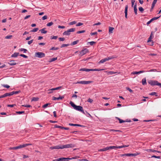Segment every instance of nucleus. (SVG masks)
<instances>
[{"mask_svg": "<svg viewBox=\"0 0 161 161\" xmlns=\"http://www.w3.org/2000/svg\"><path fill=\"white\" fill-rule=\"evenodd\" d=\"M75 146V144H66L63 145L61 146L59 145L55 146H54L51 147H50V149L51 150L54 149H62L64 148H69L74 147Z\"/></svg>", "mask_w": 161, "mask_h": 161, "instance_id": "f257e3e1", "label": "nucleus"}, {"mask_svg": "<svg viewBox=\"0 0 161 161\" xmlns=\"http://www.w3.org/2000/svg\"><path fill=\"white\" fill-rule=\"evenodd\" d=\"M148 83L152 86L155 85L159 86L161 88V83H159L157 80H149L148 81Z\"/></svg>", "mask_w": 161, "mask_h": 161, "instance_id": "f03ea898", "label": "nucleus"}, {"mask_svg": "<svg viewBox=\"0 0 161 161\" xmlns=\"http://www.w3.org/2000/svg\"><path fill=\"white\" fill-rule=\"evenodd\" d=\"M115 58H116V57L114 56L108 57L107 58L103 59L102 60H101L99 62V63H104L106 61H108L110 59H113Z\"/></svg>", "mask_w": 161, "mask_h": 161, "instance_id": "7ed1b4c3", "label": "nucleus"}, {"mask_svg": "<svg viewBox=\"0 0 161 161\" xmlns=\"http://www.w3.org/2000/svg\"><path fill=\"white\" fill-rule=\"evenodd\" d=\"M20 92V91H13L10 92H7L4 94V96H5V97L11 96L14 94H17L19 93Z\"/></svg>", "mask_w": 161, "mask_h": 161, "instance_id": "20e7f679", "label": "nucleus"}, {"mask_svg": "<svg viewBox=\"0 0 161 161\" xmlns=\"http://www.w3.org/2000/svg\"><path fill=\"white\" fill-rule=\"evenodd\" d=\"M75 30V28H71L68 30L64 31L63 34L64 36V35H69L70 32H74Z\"/></svg>", "mask_w": 161, "mask_h": 161, "instance_id": "39448f33", "label": "nucleus"}, {"mask_svg": "<svg viewBox=\"0 0 161 161\" xmlns=\"http://www.w3.org/2000/svg\"><path fill=\"white\" fill-rule=\"evenodd\" d=\"M45 53L42 52H38L35 53V57L40 58L44 57H45Z\"/></svg>", "mask_w": 161, "mask_h": 161, "instance_id": "423d86ee", "label": "nucleus"}, {"mask_svg": "<svg viewBox=\"0 0 161 161\" xmlns=\"http://www.w3.org/2000/svg\"><path fill=\"white\" fill-rule=\"evenodd\" d=\"M74 109L81 112L83 114H85V112L83 110V107L80 106L76 105Z\"/></svg>", "mask_w": 161, "mask_h": 161, "instance_id": "0eeeda50", "label": "nucleus"}, {"mask_svg": "<svg viewBox=\"0 0 161 161\" xmlns=\"http://www.w3.org/2000/svg\"><path fill=\"white\" fill-rule=\"evenodd\" d=\"M89 52V50L87 48H85L84 49L82 50L80 52V57L86 54V53Z\"/></svg>", "mask_w": 161, "mask_h": 161, "instance_id": "6e6552de", "label": "nucleus"}, {"mask_svg": "<svg viewBox=\"0 0 161 161\" xmlns=\"http://www.w3.org/2000/svg\"><path fill=\"white\" fill-rule=\"evenodd\" d=\"M92 82V81H77V82L75 83V84H89L90 83Z\"/></svg>", "mask_w": 161, "mask_h": 161, "instance_id": "1a4fd4ad", "label": "nucleus"}, {"mask_svg": "<svg viewBox=\"0 0 161 161\" xmlns=\"http://www.w3.org/2000/svg\"><path fill=\"white\" fill-rule=\"evenodd\" d=\"M31 145V144H23L22 145H20L19 146H17L18 149L21 148H23L25 147H26L27 146H28L29 145Z\"/></svg>", "mask_w": 161, "mask_h": 161, "instance_id": "9d476101", "label": "nucleus"}, {"mask_svg": "<svg viewBox=\"0 0 161 161\" xmlns=\"http://www.w3.org/2000/svg\"><path fill=\"white\" fill-rule=\"evenodd\" d=\"M160 16L158 17H154L152 18L150 20L147 22V25H149L153 21L156 20L158 19L160 17Z\"/></svg>", "mask_w": 161, "mask_h": 161, "instance_id": "9b49d317", "label": "nucleus"}, {"mask_svg": "<svg viewBox=\"0 0 161 161\" xmlns=\"http://www.w3.org/2000/svg\"><path fill=\"white\" fill-rule=\"evenodd\" d=\"M144 72H145V71L144 70H141L139 71H133L131 73V74L134 75L138 74Z\"/></svg>", "mask_w": 161, "mask_h": 161, "instance_id": "f8f14e48", "label": "nucleus"}, {"mask_svg": "<svg viewBox=\"0 0 161 161\" xmlns=\"http://www.w3.org/2000/svg\"><path fill=\"white\" fill-rule=\"evenodd\" d=\"M64 98V97L63 96H60L59 97H53L52 99L53 100H59V99H62Z\"/></svg>", "mask_w": 161, "mask_h": 161, "instance_id": "ddd939ff", "label": "nucleus"}, {"mask_svg": "<svg viewBox=\"0 0 161 161\" xmlns=\"http://www.w3.org/2000/svg\"><path fill=\"white\" fill-rule=\"evenodd\" d=\"M140 154V153L137 152H136V153H130V157H135Z\"/></svg>", "mask_w": 161, "mask_h": 161, "instance_id": "4468645a", "label": "nucleus"}, {"mask_svg": "<svg viewBox=\"0 0 161 161\" xmlns=\"http://www.w3.org/2000/svg\"><path fill=\"white\" fill-rule=\"evenodd\" d=\"M79 70L89 72V71H91V69H86V68H81V69H80Z\"/></svg>", "mask_w": 161, "mask_h": 161, "instance_id": "2eb2a0df", "label": "nucleus"}, {"mask_svg": "<svg viewBox=\"0 0 161 161\" xmlns=\"http://www.w3.org/2000/svg\"><path fill=\"white\" fill-rule=\"evenodd\" d=\"M46 29L45 28H43L40 30H39L40 31H41L42 33L43 34H46L47 32V31H45V30Z\"/></svg>", "mask_w": 161, "mask_h": 161, "instance_id": "dca6fc26", "label": "nucleus"}, {"mask_svg": "<svg viewBox=\"0 0 161 161\" xmlns=\"http://www.w3.org/2000/svg\"><path fill=\"white\" fill-rule=\"evenodd\" d=\"M115 118L119 121V123H122L123 122H126V121L122 120L118 117H115Z\"/></svg>", "mask_w": 161, "mask_h": 161, "instance_id": "f3484780", "label": "nucleus"}, {"mask_svg": "<svg viewBox=\"0 0 161 161\" xmlns=\"http://www.w3.org/2000/svg\"><path fill=\"white\" fill-rule=\"evenodd\" d=\"M19 54L18 53H14L13 54L11 55V57L13 58L16 57Z\"/></svg>", "mask_w": 161, "mask_h": 161, "instance_id": "a211bd4d", "label": "nucleus"}, {"mask_svg": "<svg viewBox=\"0 0 161 161\" xmlns=\"http://www.w3.org/2000/svg\"><path fill=\"white\" fill-rule=\"evenodd\" d=\"M104 69H91V71H101L102 70H104Z\"/></svg>", "mask_w": 161, "mask_h": 161, "instance_id": "6ab92c4d", "label": "nucleus"}, {"mask_svg": "<svg viewBox=\"0 0 161 161\" xmlns=\"http://www.w3.org/2000/svg\"><path fill=\"white\" fill-rule=\"evenodd\" d=\"M157 2V0H153L152 5L151 9H153Z\"/></svg>", "mask_w": 161, "mask_h": 161, "instance_id": "aec40b11", "label": "nucleus"}, {"mask_svg": "<svg viewBox=\"0 0 161 161\" xmlns=\"http://www.w3.org/2000/svg\"><path fill=\"white\" fill-rule=\"evenodd\" d=\"M134 12H135V14L136 15L137 14V9L136 8V4H135L134 6Z\"/></svg>", "mask_w": 161, "mask_h": 161, "instance_id": "412c9836", "label": "nucleus"}, {"mask_svg": "<svg viewBox=\"0 0 161 161\" xmlns=\"http://www.w3.org/2000/svg\"><path fill=\"white\" fill-rule=\"evenodd\" d=\"M114 29V28L109 26V33H112Z\"/></svg>", "mask_w": 161, "mask_h": 161, "instance_id": "4be33fe9", "label": "nucleus"}, {"mask_svg": "<svg viewBox=\"0 0 161 161\" xmlns=\"http://www.w3.org/2000/svg\"><path fill=\"white\" fill-rule=\"evenodd\" d=\"M108 150V147H107L105 148H104L102 149H100L99 150V151H105L107 150Z\"/></svg>", "mask_w": 161, "mask_h": 161, "instance_id": "5701e85b", "label": "nucleus"}, {"mask_svg": "<svg viewBox=\"0 0 161 161\" xmlns=\"http://www.w3.org/2000/svg\"><path fill=\"white\" fill-rule=\"evenodd\" d=\"M142 83L143 85L147 84V82L146 78L143 79L142 80Z\"/></svg>", "mask_w": 161, "mask_h": 161, "instance_id": "b1692460", "label": "nucleus"}, {"mask_svg": "<svg viewBox=\"0 0 161 161\" xmlns=\"http://www.w3.org/2000/svg\"><path fill=\"white\" fill-rule=\"evenodd\" d=\"M14 60L10 61V63H8V64L10 65H14L16 64V63L14 62Z\"/></svg>", "mask_w": 161, "mask_h": 161, "instance_id": "393cba45", "label": "nucleus"}, {"mask_svg": "<svg viewBox=\"0 0 161 161\" xmlns=\"http://www.w3.org/2000/svg\"><path fill=\"white\" fill-rule=\"evenodd\" d=\"M57 59V57L56 58H50L49 59V62H52L55 61V60H56Z\"/></svg>", "mask_w": 161, "mask_h": 161, "instance_id": "a878e982", "label": "nucleus"}, {"mask_svg": "<svg viewBox=\"0 0 161 161\" xmlns=\"http://www.w3.org/2000/svg\"><path fill=\"white\" fill-rule=\"evenodd\" d=\"M39 98L37 97H33L31 101H37L39 100Z\"/></svg>", "mask_w": 161, "mask_h": 161, "instance_id": "bb28decb", "label": "nucleus"}, {"mask_svg": "<svg viewBox=\"0 0 161 161\" xmlns=\"http://www.w3.org/2000/svg\"><path fill=\"white\" fill-rule=\"evenodd\" d=\"M69 104L74 108V109L75 108L76 105H75L72 102L70 101Z\"/></svg>", "mask_w": 161, "mask_h": 161, "instance_id": "cd10ccee", "label": "nucleus"}, {"mask_svg": "<svg viewBox=\"0 0 161 161\" xmlns=\"http://www.w3.org/2000/svg\"><path fill=\"white\" fill-rule=\"evenodd\" d=\"M79 41L78 40L74 41L71 43V45L72 46L75 45L77 44L78 42Z\"/></svg>", "mask_w": 161, "mask_h": 161, "instance_id": "c85d7f7f", "label": "nucleus"}, {"mask_svg": "<svg viewBox=\"0 0 161 161\" xmlns=\"http://www.w3.org/2000/svg\"><path fill=\"white\" fill-rule=\"evenodd\" d=\"M147 151L148 152H155L156 151L155 150H154L153 149H148L147 150Z\"/></svg>", "mask_w": 161, "mask_h": 161, "instance_id": "c756f323", "label": "nucleus"}, {"mask_svg": "<svg viewBox=\"0 0 161 161\" xmlns=\"http://www.w3.org/2000/svg\"><path fill=\"white\" fill-rule=\"evenodd\" d=\"M61 87H62V86H60L56 87L55 88H52V89H51V90L53 91V90H57L60 89V88H61Z\"/></svg>", "mask_w": 161, "mask_h": 161, "instance_id": "7c9ffc66", "label": "nucleus"}, {"mask_svg": "<svg viewBox=\"0 0 161 161\" xmlns=\"http://www.w3.org/2000/svg\"><path fill=\"white\" fill-rule=\"evenodd\" d=\"M54 127L56 128H60L61 129H63V128H64V127L58 125H54Z\"/></svg>", "mask_w": 161, "mask_h": 161, "instance_id": "2f4dec72", "label": "nucleus"}, {"mask_svg": "<svg viewBox=\"0 0 161 161\" xmlns=\"http://www.w3.org/2000/svg\"><path fill=\"white\" fill-rule=\"evenodd\" d=\"M53 23L52 22H51L49 23H48L47 24V26H50L52 25H53Z\"/></svg>", "mask_w": 161, "mask_h": 161, "instance_id": "473e14b6", "label": "nucleus"}, {"mask_svg": "<svg viewBox=\"0 0 161 161\" xmlns=\"http://www.w3.org/2000/svg\"><path fill=\"white\" fill-rule=\"evenodd\" d=\"M149 95L152 96L155 95L156 97L158 96V95H157V93L154 92H153L150 93Z\"/></svg>", "mask_w": 161, "mask_h": 161, "instance_id": "72a5a7b5", "label": "nucleus"}, {"mask_svg": "<svg viewBox=\"0 0 161 161\" xmlns=\"http://www.w3.org/2000/svg\"><path fill=\"white\" fill-rule=\"evenodd\" d=\"M86 31L85 30H83L82 31H79L77 32V34H80L85 32Z\"/></svg>", "mask_w": 161, "mask_h": 161, "instance_id": "f704fd0d", "label": "nucleus"}, {"mask_svg": "<svg viewBox=\"0 0 161 161\" xmlns=\"http://www.w3.org/2000/svg\"><path fill=\"white\" fill-rule=\"evenodd\" d=\"M88 43H89L91 45V46H92L94 44H95L96 43V42H93V41H92V42H88Z\"/></svg>", "mask_w": 161, "mask_h": 161, "instance_id": "c9c22d12", "label": "nucleus"}, {"mask_svg": "<svg viewBox=\"0 0 161 161\" xmlns=\"http://www.w3.org/2000/svg\"><path fill=\"white\" fill-rule=\"evenodd\" d=\"M69 45V44H63L61 46V48H62L65 47H67Z\"/></svg>", "mask_w": 161, "mask_h": 161, "instance_id": "e433bc0d", "label": "nucleus"}, {"mask_svg": "<svg viewBox=\"0 0 161 161\" xmlns=\"http://www.w3.org/2000/svg\"><path fill=\"white\" fill-rule=\"evenodd\" d=\"M38 30H39V29L37 28H35L34 29H33L31 31V32H36Z\"/></svg>", "mask_w": 161, "mask_h": 161, "instance_id": "4c0bfd02", "label": "nucleus"}, {"mask_svg": "<svg viewBox=\"0 0 161 161\" xmlns=\"http://www.w3.org/2000/svg\"><path fill=\"white\" fill-rule=\"evenodd\" d=\"M76 23V22L75 21H73L69 23V25H72L75 24Z\"/></svg>", "mask_w": 161, "mask_h": 161, "instance_id": "58836bf2", "label": "nucleus"}, {"mask_svg": "<svg viewBox=\"0 0 161 161\" xmlns=\"http://www.w3.org/2000/svg\"><path fill=\"white\" fill-rule=\"evenodd\" d=\"M151 158H155L160 159L161 158V156H156L155 155H153L151 157Z\"/></svg>", "mask_w": 161, "mask_h": 161, "instance_id": "ea45409f", "label": "nucleus"}, {"mask_svg": "<svg viewBox=\"0 0 161 161\" xmlns=\"http://www.w3.org/2000/svg\"><path fill=\"white\" fill-rule=\"evenodd\" d=\"M20 50L21 51H23L24 53H26V52L27 51V49L23 48H21L20 49Z\"/></svg>", "mask_w": 161, "mask_h": 161, "instance_id": "a19ab883", "label": "nucleus"}, {"mask_svg": "<svg viewBox=\"0 0 161 161\" xmlns=\"http://www.w3.org/2000/svg\"><path fill=\"white\" fill-rule=\"evenodd\" d=\"M25 112L24 111H16V113L18 114H24Z\"/></svg>", "mask_w": 161, "mask_h": 161, "instance_id": "79ce46f5", "label": "nucleus"}, {"mask_svg": "<svg viewBox=\"0 0 161 161\" xmlns=\"http://www.w3.org/2000/svg\"><path fill=\"white\" fill-rule=\"evenodd\" d=\"M59 49L58 47H52L50 49V50H57Z\"/></svg>", "mask_w": 161, "mask_h": 161, "instance_id": "37998d69", "label": "nucleus"}, {"mask_svg": "<svg viewBox=\"0 0 161 161\" xmlns=\"http://www.w3.org/2000/svg\"><path fill=\"white\" fill-rule=\"evenodd\" d=\"M139 10L142 13L144 11L143 8L142 7H139Z\"/></svg>", "mask_w": 161, "mask_h": 161, "instance_id": "c03bdc74", "label": "nucleus"}, {"mask_svg": "<svg viewBox=\"0 0 161 161\" xmlns=\"http://www.w3.org/2000/svg\"><path fill=\"white\" fill-rule=\"evenodd\" d=\"M108 150L110 149H115V146H111L109 147H108Z\"/></svg>", "mask_w": 161, "mask_h": 161, "instance_id": "a18cd8bd", "label": "nucleus"}, {"mask_svg": "<svg viewBox=\"0 0 161 161\" xmlns=\"http://www.w3.org/2000/svg\"><path fill=\"white\" fill-rule=\"evenodd\" d=\"M9 149L10 150H16V149H18L17 147H10L9 148Z\"/></svg>", "mask_w": 161, "mask_h": 161, "instance_id": "49530a36", "label": "nucleus"}, {"mask_svg": "<svg viewBox=\"0 0 161 161\" xmlns=\"http://www.w3.org/2000/svg\"><path fill=\"white\" fill-rule=\"evenodd\" d=\"M59 41H63L65 40V38L64 37H59L58 38Z\"/></svg>", "mask_w": 161, "mask_h": 161, "instance_id": "de8ad7c7", "label": "nucleus"}, {"mask_svg": "<svg viewBox=\"0 0 161 161\" xmlns=\"http://www.w3.org/2000/svg\"><path fill=\"white\" fill-rule=\"evenodd\" d=\"M58 36H51V39H56L57 38Z\"/></svg>", "mask_w": 161, "mask_h": 161, "instance_id": "09e8293b", "label": "nucleus"}, {"mask_svg": "<svg viewBox=\"0 0 161 161\" xmlns=\"http://www.w3.org/2000/svg\"><path fill=\"white\" fill-rule=\"evenodd\" d=\"M83 25V23L81 22L78 23L76 25V26H79L82 25Z\"/></svg>", "mask_w": 161, "mask_h": 161, "instance_id": "8fccbe9b", "label": "nucleus"}, {"mask_svg": "<svg viewBox=\"0 0 161 161\" xmlns=\"http://www.w3.org/2000/svg\"><path fill=\"white\" fill-rule=\"evenodd\" d=\"M12 37V35L7 36L5 37V39H11Z\"/></svg>", "mask_w": 161, "mask_h": 161, "instance_id": "3c124183", "label": "nucleus"}, {"mask_svg": "<svg viewBox=\"0 0 161 161\" xmlns=\"http://www.w3.org/2000/svg\"><path fill=\"white\" fill-rule=\"evenodd\" d=\"M128 8V6L127 5H126L125 10V13H127V10Z\"/></svg>", "mask_w": 161, "mask_h": 161, "instance_id": "603ef678", "label": "nucleus"}, {"mask_svg": "<svg viewBox=\"0 0 161 161\" xmlns=\"http://www.w3.org/2000/svg\"><path fill=\"white\" fill-rule=\"evenodd\" d=\"M126 89L127 90H128L130 92L132 93L133 92V91L132 90L130 89L129 87H127L126 88Z\"/></svg>", "mask_w": 161, "mask_h": 161, "instance_id": "864d4df0", "label": "nucleus"}, {"mask_svg": "<svg viewBox=\"0 0 161 161\" xmlns=\"http://www.w3.org/2000/svg\"><path fill=\"white\" fill-rule=\"evenodd\" d=\"M20 56L21 57H23L25 58H28V56L25 55L23 54H20Z\"/></svg>", "mask_w": 161, "mask_h": 161, "instance_id": "5fc2aeb1", "label": "nucleus"}, {"mask_svg": "<svg viewBox=\"0 0 161 161\" xmlns=\"http://www.w3.org/2000/svg\"><path fill=\"white\" fill-rule=\"evenodd\" d=\"M50 103H47V104H46L44 105H43L42 106V107L43 108H46L47 107V106L49 105H50Z\"/></svg>", "mask_w": 161, "mask_h": 161, "instance_id": "6e6d98bb", "label": "nucleus"}, {"mask_svg": "<svg viewBox=\"0 0 161 161\" xmlns=\"http://www.w3.org/2000/svg\"><path fill=\"white\" fill-rule=\"evenodd\" d=\"M110 131H116V132H121V131L118 130H116L114 129H110Z\"/></svg>", "mask_w": 161, "mask_h": 161, "instance_id": "4d7b16f0", "label": "nucleus"}, {"mask_svg": "<svg viewBox=\"0 0 161 161\" xmlns=\"http://www.w3.org/2000/svg\"><path fill=\"white\" fill-rule=\"evenodd\" d=\"M22 106L27 108H30L31 107V106L30 105H22Z\"/></svg>", "mask_w": 161, "mask_h": 161, "instance_id": "13d9d810", "label": "nucleus"}, {"mask_svg": "<svg viewBox=\"0 0 161 161\" xmlns=\"http://www.w3.org/2000/svg\"><path fill=\"white\" fill-rule=\"evenodd\" d=\"M47 15H45L42 18V19L43 20H44L47 19Z\"/></svg>", "mask_w": 161, "mask_h": 161, "instance_id": "bf43d9fd", "label": "nucleus"}, {"mask_svg": "<svg viewBox=\"0 0 161 161\" xmlns=\"http://www.w3.org/2000/svg\"><path fill=\"white\" fill-rule=\"evenodd\" d=\"M33 41V39L31 40L30 41H29L28 42V44L29 45H30L32 43Z\"/></svg>", "mask_w": 161, "mask_h": 161, "instance_id": "052dcab7", "label": "nucleus"}, {"mask_svg": "<svg viewBox=\"0 0 161 161\" xmlns=\"http://www.w3.org/2000/svg\"><path fill=\"white\" fill-rule=\"evenodd\" d=\"M93 101V100L91 99L90 98H89L88 100H87V102L90 103H92Z\"/></svg>", "mask_w": 161, "mask_h": 161, "instance_id": "680f3d73", "label": "nucleus"}, {"mask_svg": "<svg viewBox=\"0 0 161 161\" xmlns=\"http://www.w3.org/2000/svg\"><path fill=\"white\" fill-rule=\"evenodd\" d=\"M69 125L70 126H77V124H72V123H69Z\"/></svg>", "mask_w": 161, "mask_h": 161, "instance_id": "e2e57ef3", "label": "nucleus"}, {"mask_svg": "<svg viewBox=\"0 0 161 161\" xmlns=\"http://www.w3.org/2000/svg\"><path fill=\"white\" fill-rule=\"evenodd\" d=\"M152 38V37H151V36H150L147 40V42H149L151 41V39Z\"/></svg>", "mask_w": 161, "mask_h": 161, "instance_id": "0e129e2a", "label": "nucleus"}, {"mask_svg": "<svg viewBox=\"0 0 161 161\" xmlns=\"http://www.w3.org/2000/svg\"><path fill=\"white\" fill-rule=\"evenodd\" d=\"M97 32H91L90 33V35L91 36H92V35H97Z\"/></svg>", "mask_w": 161, "mask_h": 161, "instance_id": "69168bd1", "label": "nucleus"}, {"mask_svg": "<svg viewBox=\"0 0 161 161\" xmlns=\"http://www.w3.org/2000/svg\"><path fill=\"white\" fill-rule=\"evenodd\" d=\"M58 27L59 28L64 29L65 28V27L64 26H60L58 25Z\"/></svg>", "mask_w": 161, "mask_h": 161, "instance_id": "338daca9", "label": "nucleus"}, {"mask_svg": "<svg viewBox=\"0 0 161 161\" xmlns=\"http://www.w3.org/2000/svg\"><path fill=\"white\" fill-rule=\"evenodd\" d=\"M101 24V23L99 22H98L97 23H95L93 25V26H95V25H100Z\"/></svg>", "mask_w": 161, "mask_h": 161, "instance_id": "774afa93", "label": "nucleus"}]
</instances>
